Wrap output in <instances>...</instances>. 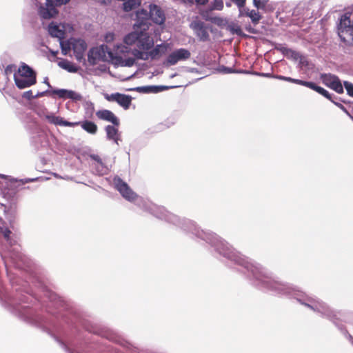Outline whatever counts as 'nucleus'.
Listing matches in <instances>:
<instances>
[{"label":"nucleus","mask_w":353,"mask_h":353,"mask_svg":"<svg viewBox=\"0 0 353 353\" xmlns=\"http://www.w3.org/2000/svg\"><path fill=\"white\" fill-rule=\"evenodd\" d=\"M151 210L155 216L160 219H166L168 221H172L174 223H176L179 221V219L177 216L169 213L163 208L152 205Z\"/></svg>","instance_id":"f8f14e48"},{"label":"nucleus","mask_w":353,"mask_h":353,"mask_svg":"<svg viewBox=\"0 0 353 353\" xmlns=\"http://www.w3.org/2000/svg\"><path fill=\"white\" fill-rule=\"evenodd\" d=\"M239 8V16L243 14V8H244V6L246 0H232Z\"/></svg>","instance_id":"c85d7f7f"},{"label":"nucleus","mask_w":353,"mask_h":353,"mask_svg":"<svg viewBox=\"0 0 353 353\" xmlns=\"http://www.w3.org/2000/svg\"><path fill=\"white\" fill-rule=\"evenodd\" d=\"M253 3L257 9H261L265 12H272L274 10V5L269 3V0H253Z\"/></svg>","instance_id":"412c9836"},{"label":"nucleus","mask_w":353,"mask_h":353,"mask_svg":"<svg viewBox=\"0 0 353 353\" xmlns=\"http://www.w3.org/2000/svg\"><path fill=\"white\" fill-rule=\"evenodd\" d=\"M58 65L69 72H76L77 68L67 59H62L58 63Z\"/></svg>","instance_id":"a878e982"},{"label":"nucleus","mask_w":353,"mask_h":353,"mask_svg":"<svg viewBox=\"0 0 353 353\" xmlns=\"http://www.w3.org/2000/svg\"><path fill=\"white\" fill-rule=\"evenodd\" d=\"M338 34L341 39L349 45H353V14L345 13L340 19Z\"/></svg>","instance_id":"20e7f679"},{"label":"nucleus","mask_w":353,"mask_h":353,"mask_svg":"<svg viewBox=\"0 0 353 353\" xmlns=\"http://www.w3.org/2000/svg\"><path fill=\"white\" fill-rule=\"evenodd\" d=\"M48 2H54L55 6L66 4L70 0H46Z\"/></svg>","instance_id":"72a5a7b5"},{"label":"nucleus","mask_w":353,"mask_h":353,"mask_svg":"<svg viewBox=\"0 0 353 353\" xmlns=\"http://www.w3.org/2000/svg\"><path fill=\"white\" fill-rule=\"evenodd\" d=\"M332 102L334 104H336L338 107H339L340 109H341L343 111H344L347 115H350V113L348 112V111L346 110V108L343 105L336 103V102H334V101H332Z\"/></svg>","instance_id":"58836bf2"},{"label":"nucleus","mask_w":353,"mask_h":353,"mask_svg":"<svg viewBox=\"0 0 353 353\" xmlns=\"http://www.w3.org/2000/svg\"><path fill=\"white\" fill-rule=\"evenodd\" d=\"M90 159L92 161L93 173L99 175H104L108 172L109 167L107 165L105 159H102L97 154L90 155Z\"/></svg>","instance_id":"6e6552de"},{"label":"nucleus","mask_w":353,"mask_h":353,"mask_svg":"<svg viewBox=\"0 0 353 353\" xmlns=\"http://www.w3.org/2000/svg\"><path fill=\"white\" fill-rule=\"evenodd\" d=\"M35 179H30L29 181H34Z\"/></svg>","instance_id":"de8ad7c7"},{"label":"nucleus","mask_w":353,"mask_h":353,"mask_svg":"<svg viewBox=\"0 0 353 353\" xmlns=\"http://www.w3.org/2000/svg\"><path fill=\"white\" fill-rule=\"evenodd\" d=\"M221 72H224V73H232L233 72V70L232 68H226V67H223L221 70Z\"/></svg>","instance_id":"a19ab883"},{"label":"nucleus","mask_w":353,"mask_h":353,"mask_svg":"<svg viewBox=\"0 0 353 353\" xmlns=\"http://www.w3.org/2000/svg\"><path fill=\"white\" fill-rule=\"evenodd\" d=\"M191 56L190 52L185 48H179L170 53L166 58L164 64L174 65L179 61H185Z\"/></svg>","instance_id":"0eeeda50"},{"label":"nucleus","mask_w":353,"mask_h":353,"mask_svg":"<svg viewBox=\"0 0 353 353\" xmlns=\"http://www.w3.org/2000/svg\"><path fill=\"white\" fill-rule=\"evenodd\" d=\"M114 39V34L112 32H108L105 36V41L107 43L112 42Z\"/></svg>","instance_id":"c9c22d12"},{"label":"nucleus","mask_w":353,"mask_h":353,"mask_svg":"<svg viewBox=\"0 0 353 353\" xmlns=\"http://www.w3.org/2000/svg\"><path fill=\"white\" fill-rule=\"evenodd\" d=\"M46 119L48 122L50 123L54 124V125H63V126H68V127H74L75 125H78L81 123V122H69L67 121H64L63 118L60 117H57L53 114L51 115H46Z\"/></svg>","instance_id":"f3484780"},{"label":"nucleus","mask_w":353,"mask_h":353,"mask_svg":"<svg viewBox=\"0 0 353 353\" xmlns=\"http://www.w3.org/2000/svg\"><path fill=\"white\" fill-rule=\"evenodd\" d=\"M16 66L14 65H8L5 69V74L6 75L11 74L15 70Z\"/></svg>","instance_id":"2f4dec72"},{"label":"nucleus","mask_w":353,"mask_h":353,"mask_svg":"<svg viewBox=\"0 0 353 353\" xmlns=\"http://www.w3.org/2000/svg\"><path fill=\"white\" fill-rule=\"evenodd\" d=\"M52 53L55 56L57 54V52H52Z\"/></svg>","instance_id":"a18cd8bd"},{"label":"nucleus","mask_w":353,"mask_h":353,"mask_svg":"<svg viewBox=\"0 0 353 353\" xmlns=\"http://www.w3.org/2000/svg\"><path fill=\"white\" fill-rule=\"evenodd\" d=\"M183 2L187 5L192 6L196 4L199 6L205 5L208 2V0H183Z\"/></svg>","instance_id":"bb28decb"},{"label":"nucleus","mask_w":353,"mask_h":353,"mask_svg":"<svg viewBox=\"0 0 353 353\" xmlns=\"http://www.w3.org/2000/svg\"><path fill=\"white\" fill-rule=\"evenodd\" d=\"M185 221V225H187V230H190L197 236L213 244L216 250L225 257L234 261L241 265L244 266L245 268H246L248 271H250L252 276L256 280L261 281L268 288L277 291L279 293L283 294H290L291 290H294V289H292V288L288 285L276 281L270 280V279L268 277L265 271L260 265L257 263H253L252 262L248 261L246 257L242 256L241 254L234 250L228 245V243L221 240L219 236H216V234L212 232H205L203 230H200L191 221ZM185 230H186V228H185Z\"/></svg>","instance_id":"f03ea898"},{"label":"nucleus","mask_w":353,"mask_h":353,"mask_svg":"<svg viewBox=\"0 0 353 353\" xmlns=\"http://www.w3.org/2000/svg\"><path fill=\"white\" fill-rule=\"evenodd\" d=\"M17 75L28 77V79H37L35 72L26 63H23L19 68Z\"/></svg>","instance_id":"aec40b11"},{"label":"nucleus","mask_w":353,"mask_h":353,"mask_svg":"<svg viewBox=\"0 0 353 353\" xmlns=\"http://www.w3.org/2000/svg\"><path fill=\"white\" fill-rule=\"evenodd\" d=\"M348 116H349V117L352 119V120L353 121V117H352V116H351L350 114V115H348Z\"/></svg>","instance_id":"49530a36"},{"label":"nucleus","mask_w":353,"mask_h":353,"mask_svg":"<svg viewBox=\"0 0 353 353\" xmlns=\"http://www.w3.org/2000/svg\"><path fill=\"white\" fill-rule=\"evenodd\" d=\"M223 8V2L222 0H215L213 3L212 9L221 10Z\"/></svg>","instance_id":"7c9ffc66"},{"label":"nucleus","mask_w":353,"mask_h":353,"mask_svg":"<svg viewBox=\"0 0 353 353\" xmlns=\"http://www.w3.org/2000/svg\"><path fill=\"white\" fill-rule=\"evenodd\" d=\"M52 94L57 95L59 98L79 99L81 97L76 92L68 90L59 89L52 90Z\"/></svg>","instance_id":"a211bd4d"},{"label":"nucleus","mask_w":353,"mask_h":353,"mask_svg":"<svg viewBox=\"0 0 353 353\" xmlns=\"http://www.w3.org/2000/svg\"><path fill=\"white\" fill-rule=\"evenodd\" d=\"M113 183L121 196L128 201L133 202L138 198V195L119 177H114Z\"/></svg>","instance_id":"423d86ee"},{"label":"nucleus","mask_w":353,"mask_h":353,"mask_svg":"<svg viewBox=\"0 0 353 353\" xmlns=\"http://www.w3.org/2000/svg\"><path fill=\"white\" fill-rule=\"evenodd\" d=\"M48 32L53 37L59 39H62L64 37L65 32L61 30L59 27L56 25L54 22H52L48 26Z\"/></svg>","instance_id":"4be33fe9"},{"label":"nucleus","mask_w":353,"mask_h":353,"mask_svg":"<svg viewBox=\"0 0 353 353\" xmlns=\"http://www.w3.org/2000/svg\"><path fill=\"white\" fill-rule=\"evenodd\" d=\"M190 27L193 29L196 35L200 39V40L205 41L208 39L209 34L204 26L203 22L194 21L191 23Z\"/></svg>","instance_id":"ddd939ff"},{"label":"nucleus","mask_w":353,"mask_h":353,"mask_svg":"<svg viewBox=\"0 0 353 353\" xmlns=\"http://www.w3.org/2000/svg\"><path fill=\"white\" fill-rule=\"evenodd\" d=\"M295 298L303 305L311 308L314 311L321 313L322 315L327 316V318H332V311L324 303L319 302L312 298H307L305 301H303L299 296H295Z\"/></svg>","instance_id":"39448f33"},{"label":"nucleus","mask_w":353,"mask_h":353,"mask_svg":"<svg viewBox=\"0 0 353 353\" xmlns=\"http://www.w3.org/2000/svg\"><path fill=\"white\" fill-rule=\"evenodd\" d=\"M288 51L291 54V56L295 59H296L299 57V54L295 51L291 50H289Z\"/></svg>","instance_id":"4c0bfd02"},{"label":"nucleus","mask_w":353,"mask_h":353,"mask_svg":"<svg viewBox=\"0 0 353 353\" xmlns=\"http://www.w3.org/2000/svg\"><path fill=\"white\" fill-rule=\"evenodd\" d=\"M244 14L249 17L252 20V22L254 24L258 23L261 19V16L259 12L254 10H250L249 9L244 8H243V14L241 16Z\"/></svg>","instance_id":"b1692460"},{"label":"nucleus","mask_w":353,"mask_h":353,"mask_svg":"<svg viewBox=\"0 0 353 353\" xmlns=\"http://www.w3.org/2000/svg\"><path fill=\"white\" fill-rule=\"evenodd\" d=\"M14 80L17 87L19 89L28 88L37 83V79H28V77L17 75V73L14 74Z\"/></svg>","instance_id":"2eb2a0df"},{"label":"nucleus","mask_w":353,"mask_h":353,"mask_svg":"<svg viewBox=\"0 0 353 353\" xmlns=\"http://www.w3.org/2000/svg\"><path fill=\"white\" fill-rule=\"evenodd\" d=\"M149 8V16L151 19L157 24H163L165 20V17L163 10L155 4L150 5Z\"/></svg>","instance_id":"9b49d317"},{"label":"nucleus","mask_w":353,"mask_h":353,"mask_svg":"<svg viewBox=\"0 0 353 353\" xmlns=\"http://www.w3.org/2000/svg\"><path fill=\"white\" fill-rule=\"evenodd\" d=\"M166 88H167V87H165V86L150 85V86L137 87L136 88V90H137L139 92H142L144 93H157L159 92L165 90Z\"/></svg>","instance_id":"5701e85b"},{"label":"nucleus","mask_w":353,"mask_h":353,"mask_svg":"<svg viewBox=\"0 0 353 353\" xmlns=\"http://www.w3.org/2000/svg\"><path fill=\"white\" fill-rule=\"evenodd\" d=\"M55 6L54 2H48L46 1V6H41L39 9L40 16L46 19L55 17L58 13Z\"/></svg>","instance_id":"4468645a"},{"label":"nucleus","mask_w":353,"mask_h":353,"mask_svg":"<svg viewBox=\"0 0 353 353\" xmlns=\"http://www.w3.org/2000/svg\"><path fill=\"white\" fill-rule=\"evenodd\" d=\"M106 71V67L105 65H100V68L98 70H96L94 69H90V74L94 73L95 74H99L100 72H104Z\"/></svg>","instance_id":"473e14b6"},{"label":"nucleus","mask_w":353,"mask_h":353,"mask_svg":"<svg viewBox=\"0 0 353 353\" xmlns=\"http://www.w3.org/2000/svg\"><path fill=\"white\" fill-rule=\"evenodd\" d=\"M105 99L109 101L117 102L125 110L129 108L131 103L130 97L118 92L112 94L110 95L107 94L105 96Z\"/></svg>","instance_id":"9d476101"},{"label":"nucleus","mask_w":353,"mask_h":353,"mask_svg":"<svg viewBox=\"0 0 353 353\" xmlns=\"http://www.w3.org/2000/svg\"><path fill=\"white\" fill-rule=\"evenodd\" d=\"M137 17L138 18H142L143 19H148V14L147 11H145L144 10H141V11H139L137 12Z\"/></svg>","instance_id":"f704fd0d"},{"label":"nucleus","mask_w":353,"mask_h":353,"mask_svg":"<svg viewBox=\"0 0 353 353\" xmlns=\"http://www.w3.org/2000/svg\"><path fill=\"white\" fill-rule=\"evenodd\" d=\"M105 132L107 139L112 141L117 145H119V141H120V134L118 129L115 126L108 125L105 128Z\"/></svg>","instance_id":"6ab92c4d"},{"label":"nucleus","mask_w":353,"mask_h":353,"mask_svg":"<svg viewBox=\"0 0 353 353\" xmlns=\"http://www.w3.org/2000/svg\"><path fill=\"white\" fill-rule=\"evenodd\" d=\"M61 52L64 55L72 50L74 56L79 63L85 65V59L84 57L85 51L87 48V44L82 39L71 38L66 42H61Z\"/></svg>","instance_id":"7ed1b4c3"},{"label":"nucleus","mask_w":353,"mask_h":353,"mask_svg":"<svg viewBox=\"0 0 353 353\" xmlns=\"http://www.w3.org/2000/svg\"><path fill=\"white\" fill-rule=\"evenodd\" d=\"M134 30L125 35L123 42L126 46L117 45L112 50L107 46L101 45L90 50V65L95 60H108L118 67H131L135 59L139 60L158 59L165 54L168 43H162L154 47V39L148 32L147 22H141L134 26Z\"/></svg>","instance_id":"f257e3e1"},{"label":"nucleus","mask_w":353,"mask_h":353,"mask_svg":"<svg viewBox=\"0 0 353 353\" xmlns=\"http://www.w3.org/2000/svg\"><path fill=\"white\" fill-rule=\"evenodd\" d=\"M323 83L327 87L341 94L343 92V85L339 78L334 75L323 74L321 76Z\"/></svg>","instance_id":"1a4fd4ad"},{"label":"nucleus","mask_w":353,"mask_h":353,"mask_svg":"<svg viewBox=\"0 0 353 353\" xmlns=\"http://www.w3.org/2000/svg\"><path fill=\"white\" fill-rule=\"evenodd\" d=\"M81 127L87 132H88V121H84L81 123Z\"/></svg>","instance_id":"ea45409f"},{"label":"nucleus","mask_w":353,"mask_h":353,"mask_svg":"<svg viewBox=\"0 0 353 353\" xmlns=\"http://www.w3.org/2000/svg\"><path fill=\"white\" fill-rule=\"evenodd\" d=\"M97 116L102 120L111 122L113 125L118 126L119 125V119L110 110H99L96 113Z\"/></svg>","instance_id":"dca6fc26"},{"label":"nucleus","mask_w":353,"mask_h":353,"mask_svg":"<svg viewBox=\"0 0 353 353\" xmlns=\"http://www.w3.org/2000/svg\"><path fill=\"white\" fill-rule=\"evenodd\" d=\"M11 232L10 230H6L4 233H3V236L6 239H9V236Z\"/></svg>","instance_id":"79ce46f5"},{"label":"nucleus","mask_w":353,"mask_h":353,"mask_svg":"<svg viewBox=\"0 0 353 353\" xmlns=\"http://www.w3.org/2000/svg\"><path fill=\"white\" fill-rule=\"evenodd\" d=\"M306 87L310 88V89H312L313 90H315L316 92H317L320 94L323 95V97H325L327 99L333 101L332 100V97H331L330 94L326 90H325L324 88H321L320 86L316 85L314 83L308 81Z\"/></svg>","instance_id":"393cba45"},{"label":"nucleus","mask_w":353,"mask_h":353,"mask_svg":"<svg viewBox=\"0 0 353 353\" xmlns=\"http://www.w3.org/2000/svg\"><path fill=\"white\" fill-rule=\"evenodd\" d=\"M31 94H32V92L30 90V91H28L24 93V97L30 98V95H31Z\"/></svg>","instance_id":"37998d69"},{"label":"nucleus","mask_w":353,"mask_h":353,"mask_svg":"<svg viewBox=\"0 0 353 353\" xmlns=\"http://www.w3.org/2000/svg\"><path fill=\"white\" fill-rule=\"evenodd\" d=\"M97 130V126L94 123L90 122V133L94 134L96 133Z\"/></svg>","instance_id":"e433bc0d"},{"label":"nucleus","mask_w":353,"mask_h":353,"mask_svg":"<svg viewBox=\"0 0 353 353\" xmlns=\"http://www.w3.org/2000/svg\"><path fill=\"white\" fill-rule=\"evenodd\" d=\"M285 81H289V82H291V83H296V84H299V85H303V86H305V87L307 86V82H308V81H303V80H300V79H293V78L288 77H285Z\"/></svg>","instance_id":"cd10ccee"},{"label":"nucleus","mask_w":353,"mask_h":353,"mask_svg":"<svg viewBox=\"0 0 353 353\" xmlns=\"http://www.w3.org/2000/svg\"><path fill=\"white\" fill-rule=\"evenodd\" d=\"M275 78H276L278 79H280V80L285 81V77L281 76V75H277V76L275 77Z\"/></svg>","instance_id":"c03bdc74"},{"label":"nucleus","mask_w":353,"mask_h":353,"mask_svg":"<svg viewBox=\"0 0 353 353\" xmlns=\"http://www.w3.org/2000/svg\"><path fill=\"white\" fill-rule=\"evenodd\" d=\"M344 86L347 90V94L353 97V83L348 81H344Z\"/></svg>","instance_id":"c756f323"}]
</instances>
